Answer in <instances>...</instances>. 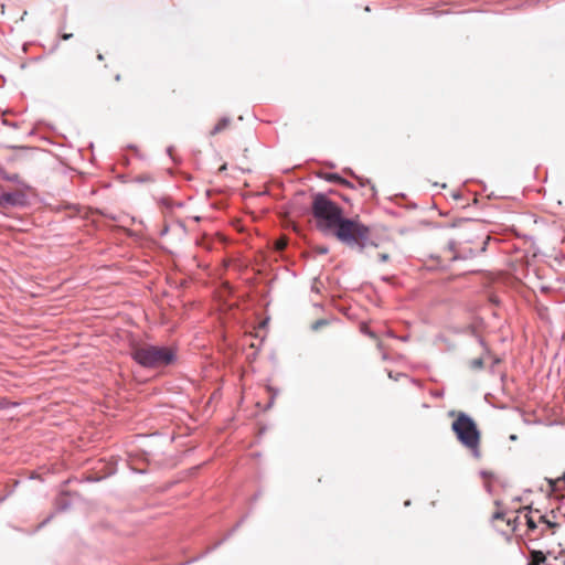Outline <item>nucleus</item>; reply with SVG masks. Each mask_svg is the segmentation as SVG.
I'll return each mask as SVG.
<instances>
[{
  "label": "nucleus",
  "instance_id": "obj_1",
  "mask_svg": "<svg viewBox=\"0 0 565 565\" xmlns=\"http://www.w3.org/2000/svg\"><path fill=\"white\" fill-rule=\"evenodd\" d=\"M311 212L317 227L327 232L334 230L335 237L351 248L362 253L367 246L377 247L371 239V228L359 218L343 217V210L323 193L313 195Z\"/></svg>",
  "mask_w": 565,
  "mask_h": 565
},
{
  "label": "nucleus",
  "instance_id": "obj_2",
  "mask_svg": "<svg viewBox=\"0 0 565 565\" xmlns=\"http://www.w3.org/2000/svg\"><path fill=\"white\" fill-rule=\"evenodd\" d=\"M131 356L141 366L150 369L167 366L175 359V354L171 349L151 344L134 347Z\"/></svg>",
  "mask_w": 565,
  "mask_h": 565
},
{
  "label": "nucleus",
  "instance_id": "obj_3",
  "mask_svg": "<svg viewBox=\"0 0 565 565\" xmlns=\"http://www.w3.org/2000/svg\"><path fill=\"white\" fill-rule=\"evenodd\" d=\"M451 428L456 434L458 440L468 449L472 450L478 456L480 445V431L475 420L466 413H459L456 420L452 423Z\"/></svg>",
  "mask_w": 565,
  "mask_h": 565
},
{
  "label": "nucleus",
  "instance_id": "obj_4",
  "mask_svg": "<svg viewBox=\"0 0 565 565\" xmlns=\"http://www.w3.org/2000/svg\"><path fill=\"white\" fill-rule=\"evenodd\" d=\"M25 203V195L21 191L4 192L0 195V206H21Z\"/></svg>",
  "mask_w": 565,
  "mask_h": 565
},
{
  "label": "nucleus",
  "instance_id": "obj_5",
  "mask_svg": "<svg viewBox=\"0 0 565 565\" xmlns=\"http://www.w3.org/2000/svg\"><path fill=\"white\" fill-rule=\"evenodd\" d=\"M448 248H449V250L455 253V255L451 257V259H461V258L473 257L477 254L476 250L472 248H469V250H467V253L463 249L457 250L456 242H454V241H450L448 243Z\"/></svg>",
  "mask_w": 565,
  "mask_h": 565
},
{
  "label": "nucleus",
  "instance_id": "obj_6",
  "mask_svg": "<svg viewBox=\"0 0 565 565\" xmlns=\"http://www.w3.org/2000/svg\"><path fill=\"white\" fill-rule=\"evenodd\" d=\"M546 562V557L541 551H533L531 553V565H542Z\"/></svg>",
  "mask_w": 565,
  "mask_h": 565
},
{
  "label": "nucleus",
  "instance_id": "obj_7",
  "mask_svg": "<svg viewBox=\"0 0 565 565\" xmlns=\"http://www.w3.org/2000/svg\"><path fill=\"white\" fill-rule=\"evenodd\" d=\"M523 510L527 511V513L525 514V519H526V525H527L529 530L534 531L537 527V525H536L535 521L533 520V518L530 515V513L532 512V508L525 507V508H523Z\"/></svg>",
  "mask_w": 565,
  "mask_h": 565
},
{
  "label": "nucleus",
  "instance_id": "obj_8",
  "mask_svg": "<svg viewBox=\"0 0 565 565\" xmlns=\"http://www.w3.org/2000/svg\"><path fill=\"white\" fill-rule=\"evenodd\" d=\"M539 521L546 524L550 529H557L559 526L557 522L551 520V518H547L545 514H541Z\"/></svg>",
  "mask_w": 565,
  "mask_h": 565
},
{
  "label": "nucleus",
  "instance_id": "obj_9",
  "mask_svg": "<svg viewBox=\"0 0 565 565\" xmlns=\"http://www.w3.org/2000/svg\"><path fill=\"white\" fill-rule=\"evenodd\" d=\"M228 122L230 120L227 118L221 119L213 128L212 134L214 135L221 132L223 129L227 127Z\"/></svg>",
  "mask_w": 565,
  "mask_h": 565
},
{
  "label": "nucleus",
  "instance_id": "obj_10",
  "mask_svg": "<svg viewBox=\"0 0 565 565\" xmlns=\"http://www.w3.org/2000/svg\"><path fill=\"white\" fill-rule=\"evenodd\" d=\"M469 367L473 371L481 370L483 367V360L481 358H476L469 361Z\"/></svg>",
  "mask_w": 565,
  "mask_h": 565
},
{
  "label": "nucleus",
  "instance_id": "obj_11",
  "mask_svg": "<svg viewBox=\"0 0 565 565\" xmlns=\"http://www.w3.org/2000/svg\"><path fill=\"white\" fill-rule=\"evenodd\" d=\"M327 180L328 181H332V182H337V183H340V184H344L347 186L350 185V182L344 180L342 177H340L339 174H329L327 177Z\"/></svg>",
  "mask_w": 565,
  "mask_h": 565
},
{
  "label": "nucleus",
  "instance_id": "obj_12",
  "mask_svg": "<svg viewBox=\"0 0 565 565\" xmlns=\"http://www.w3.org/2000/svg\"><path fill=\"white\" fill-rule=\"evenodd\" d=\"M327 324H328V320H326V319H319V320H317V321H315V322L312 323L311 329H312L313 331H318V330H320L322 327H324V326H327Z\"/></svg>",
  "mask_w": 565,
  "mask_h": 565
},
{
  "label": "nucleus",
  "instance_id": "obj_13",
  "mask_svg": "<svg viewBox=\"0 0 565 565\" xmlns=\"http://www.w3.org/2000/svg\"><path fill=\"white\" fill-rule=\"evenodd\" d=\"M388 259H390V255H388V254H386V253H381V254H379V260H380L381 263H385V262H387Z\"/></svg>",
  "mask_w": 565,
  "mask_h": 565
},
{
  "label": "nucleus",
  "instance_id": "obj_14",
  "mask_svg": "<svg viewBox=\"0 0 565 565\" xmlns=\"http://www.w3.org/2000/svg\"><path fill=\"white\" fill-rule=\"evenodd\" d=\"M503 518H504V513H503V512H501V511H498V512H495V513L493 514V519H494V520H501V519H503Z\"/></svg>",
  "mask_w": 565,
  "mask_h": 565
},
{
  "label": "nucleus",
  "instance_id": "obj_15",
  "mask_svg": "<svg viewBox=\"0 0 565 565\" xmlns=\"http://www.w3.org/2000/svg\"><path fill=\"white\" fill-rule=\"evenodd\" d=\"M540 290L544 294L548 292L551 290V287L550 286H546V285H542L540 286Z\"/></svg>",
  "mask_w": 565,
  "mask_h": 565
},
{
  "label": "nucleus",
  "instance_id": "obj_16",
  "mask_svg": "<svg viewBox=\"0 0 565 565\" xmlns=\"http://www.w3.org/2000/svg\"><path fill=\"white\" fill-rule=\"evenodd\" d=\"M551 514H552V518H553V519H556V516H557V515H556V511H555V510H552V511H551Z\"/></svg>",
  "mask_w": 565,
  "mask_h": 565
},
{
  "label": "nucleus",
  "instance_id": "obj_17",
  "mask_svg": "<svg viewBox=\"0 0 565 565\" xmlns=\"http://www.w3.org/2000/svg\"><path fill=\"white\" fill-rule=\"evenodd\" d=\"M328 252V248L323 247V248H320V253L321 254H326Z\"/></svg>",
  "mask_w": 565,
  "mask_h": 565
},
{
  "label": "nucleus",
  "instance_id": "obj_18",
  "mask_svg": "<svg viewBox=\"0 0 565 565\" xmlns=\"http://www.w3.org/2000/svg\"><path fill=\"white\" fill-rule=\"evenodd\" d=\"M71 36H72V34H64V35H63V39H64V40H68Z\"/></svg>",
  "mask_w": 565,
  "mask_h": 565
},
{
  "label": "nucleus",
  "instance_id": "obj_19",
  "mask_svg": "<svg viewBox=\"0 0 565 565\" xmlns=\"http://www.w3.org/2000/svg\"><path fill=\"white\" fill-rule=\"evenodd\" d=\"M510 439H511V440H516V435H511V436H510Z\"/></svg>",
  "mask_w": 565,
  "mask_h": 565
},
{
  "label": "nucleus",
  "instance_id": "obj_20",
  "mask_svg": "<svg viewBox=\"0 0 565 565\" xmlns=\"http://www.w3.org/2000/svg\"><path fill=\"white\" fill-rule=\"evenodd\" d=\"M97 58H98L99 61H102V60L104 58V56H103L102 54H98V55H97Z\"/></svg>",
  "mask_w": 565,
  "mask_h": 565
},
{
  "label": "nucleus",
  "instance_id": "obj_21",
  "mask_svg": "<svg viewBox=\"0 0 565 565\" xmlns=\"http://www.w3.org/2000/svg\"><path fill=\"white\" fill-rule=\"evenodd\" d=\"M285 243H279L278 248H284Z\"/></svg>",
  "mask_w": 565,
  "mask_h": 565
},
{
  "label": "nucleus",
  "instance_id": "obj_22",
  "mask_svg": "<svg viewBox=\"0 0 565 565\" xmlns=\"http://www.w3.org/2000/svg\"><path fill=\"white\" fill-rule=\"evenodd\" d=\"M0 408H3V404L0 402Z\"/></svg>",
  "mask_w": 565,
  "mask_h": 565
}]
</instances>
